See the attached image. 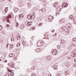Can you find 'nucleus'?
Returning a JSON list of instances; mask_svg holds the SVG:
<instances>
[{
    "label": "nucleus",
    "mask_w": 76,
    "mask_h": 76,
    "mask_svg": "<svg viewBox=\"0 0 76 76\" xmlns=\"http://www.w3.org/2000/svg\"><path fill=\"white\" fill-rule=\"evenodd\" d=\"M37 44L38 46H42V45H44V41L42 40L38 41Z\"/></svg>",
    "instance_id": "1"
},
{
    "label": "nucleus",
    "mask_w": 76,
    "mask_h": 76,
    "mask_svg": "<svg viewBox=\"0 0 76 76\" xmlns=\"http://www.w3.org/2000/svg\"><path fill=\"white\" fill-rule=\"evenodd\" d=\"M42 51V49L38 48L36 49V53H40Z\"/></svg>",
    "instance_id": "2"
},
{
    "label": "nucleus",
    "mask_w": 76,
    "mask_h": 76,
    "mask_svg": "<svg viewBox=\"0 0 76 76\" xmlns=\"http://www.w3.org/2000/svg\"><path fill=\"white\" fill-rule=\"evenodd\" d=\"M57 53V50H54L52 51L53 55H56Z\"/></svg>",
    "instance_id": "3"
},
{
    "label": "nucleus",
    "mask_w": 76,
    "mask_h": 76,
    "mask_svg": "<svg viewBox=\"0 0 76 76\" xmlns=\"http://www.w3.org/2000/svg\"><path fill=\"white\" fill-rule=\"evenodd\" d=\"M44 36L46 37H44V39H49V38L48 37V33H45V34Z\"/></svg>",
    "instance_id": "4"
},
{
    "label": "nucleus",
    "mask_w": 76,
    "mask_h": 76,
    "mask_svg": "<svg viewBox=\"0 0 76 76\" xmlns=\"http://www.w3.org/2000/svg\"><path fill=\"white\" fill-rule=\"evenodd\" d=\"M48 20L50 21H51L53 19V17L52 16H50L48 17Z\"/></svg>",
    "instance_id": "5"
},
{
    "label": "nucleus",
    "mask_w": 76,
    "mask_h": 76,
    "mask_svg": "<svg viewBox=\"0 0 76 76\" xmlns=\"http://www.w3.org/2000/svg\"><path fill=\"white\" fill-rule=\"evenodd\" d=\"M12 18V16L11 15H8L7 17V20L8 21H9V19L11 18Z\"/></svg>",
    "instance_id": "6"
},
{
    "label": "nucleus",
    "mask_w": 76,
    "mask_h": 76,
    "mask_svg": "<svg viewBox=\"0 0 76 76\" xmlns=\"http://www.w3.org/2000/svg\"><path fill=\"white\" fill-rule=\"evenodd\" d=\"M62 9V6H60L58 7L57 8V10L58 11H61Z\"/></svg>",
    "instance_id": "7"
},
{
    "label": "nucleus",
    "mask_w": 76,
    "mask_h": 76,
    "mask_svg": "<svg viewBox=\"0 0 76 76\" xmlns=\"http://www.w3.org/2000/svg\"><path fill=\"white\" fill-rule=\"evenodd\" d=\"M68 5L67 3H64L63 4L62 6L64 7H67V6Z\"/></svg>",
    "instance_id": "8"
},
{
    "label": "nucleus",
    "mask_w": 76,
    "mask_h": 76,
    "mask_svg": "<svg viewBox=\"0 0 76 76\" xmlns=\"http://www.w3.org/2000/svg\"><path fill=\"white\" fill-rule=\"evenodd\" d=\"M26 23H27V26H31V22H26Z\"/></svg>",
    "instance_id": "9"
},
{
    "label": "nucleus",
    "mask_w": 76,
    "mask_h": 76,
    "mask_svg": "<svg viewBox=\"0 0 76 76\" xmlns=\"http://www.w3.org/2000/svg\"><path fill=\"white\" fill-rule=\"evenodd\" d=\"M67 27L68 28V29L70 28H71V27H72V24H71L69 23H68L67 24Z\"/></svg>",
    "instance_id": "10"
},
{
    "label": "nucleus",
    "mask_w": 76,
    "mask_h": 76,
    "mask_svg": "<svg viewBox=\"0 0 76 76\" xmlns=\"http://www.w3.org/2000/svg\"><path fill=\"white\" fill-rule=\"evenodd\" d=\"M65 22L64 19H62L60 21V23H63Z\"/></svg>",
    "instance_id": "11"
},
{
    "label": "nucleus",
    "mask_w": 76,
    "mask_h": 76,
    "mask_svg": "<svg viewBox=\"0 0 76 76\" xmlns=\"http://www.w3.org/2000/svg\"><path fill=\"white\" fill-rule=\"evenodd\" d=\"M53 6L54 7H56L58 6V3L57 2H55V4H53Z\"/></svg>",
    "instance_id": "12"
},
{
    "label": "nucleus",
    "mask_w": 76,
    "mask_h": 76,
    "mask_svg": "<svg viewBox=\"0 0 76 76\" xmlns=\"http://www.w3.org/2000/svg\"><path fill=\"white\" fill-rule=\"evenodd\" d=\"M18 17L20 19L22 18H23V14H20L19 16Z\"/></svg>",
    "instance_id": "13"
},
{
    "label": "nucleus",
    "mask_w": 76,
    "mask_h": 76,
    "mask_svg": "<svg viewBox=\"0 0 76 76\" xmlns=\"http://www.w3.org/2000/svg\"><path fill=\"white\" fill-rule=\"evenodd\" d=\"M17 38V39L19 40V39H20V36L19 34H17V37H16Z\"/></svg>",
    "instance_id": "14"
},
{
    "label": "nucleus",
    "mask_w": 76,
    "mask_h": 76,
    "mask_svg": "<svg viewBox=\"0 0 76 76\" xmlns=\"http://www.w3.org/2000/svg\"><path fill=\"white\" fill-rule=\"evenodd\" d=\"M15 56V54L13 53H11L10 54L9 57H14Z\"/></svg>",
    "instance_id": "15"
},
{
    "label": "nucleus",
    "mask_w": 76,
    "mask_h": 76,
    "mask_svg": "<svg viewBox=\"0 0 76 76\" xmlns=\"http://www.w3.org/2000/svg\"><path fill=\"white\" fill-rule=\"evenodd\" d=\"M23 27H24V25L23 24H21L20 26V29H23Z\"/></svg>",
    "instance_id": "16"
},
{
    "label": "nucleus",
    "mask_w": 76,
    "mask_h": 76,
    "mask_svg": "<svg viewBox=\"0 0 76 76\" xmlns=\"http://www.w3.org/2000/svg\"><path fill=\"white\" fill-rule=\"evenodd\" d=\"M53 68L54 69L56 70L57 69V66L56 65H54L53 66Z\"/></svg>",
    "instance_id": "17"
},
{
    "label": "nucleus",
    "mask_w": 76,
    "mask_h": 76,
    "mask_svg": "<svg viewBox=\"0 0 76 76\" xmlns=\"http://www.w3.org/2000/svg\"><path fill=\"white\" fill-rule=\"evenodd\" d=\"M70 18L73 20V19H74V16H72V15H70L69 16Z\"/></svg>",
    "instance_id": "18"
},
{
    "label": "nucleus",
    "mask_w": 76,
    "mask_h": 76,
    "mask_svg": "<svg viewBox=\"0 0 76 76\" xmlns=\"http://www.w3.org/2000/svg\"><path fill=\"white\" fill-rule=\"evenodd\" d=\"M32 18V15H30L27 16V18H28L29 19H31Z\"/></svg>",
    "instance_id": "19"
},
{
    "label": "nucleus",
    "mask_w": 76,
    "mask_h": 76,
    "mask_svg": "<svg viewBox=\"0 0 76 76\" xmlns=\"http://www.w3.org/2000/svg\"><path fill=\"white\" fill-rule=\"evenodd\" d=\"M7 10H8V7H7L5 8V13H7Z\"/></svg>",
    "instance_id": "20"
},
{
    "label": "nucleus",
    "mask_w": 76,
    "mask_h": 76,
    "mask_svg": "<svg viewBox=\"0 0 76 76\" xmlns=\"http://www.w3.org/2000/svg\"><path fill=\"white\" fill-rule=\"evenodd\" d=\"M14 10L15 12H16L18 11V9L17 8H15Z\"/></svg>",
    "instance_id": "21"
},
{
    "label": "nucleus",
    "mask_w": 76,
    "mask_h": 76,
    "mask_svg": "<svg viewBox=\"0 0 76 76\" xmlns=\"http://www.w3.org/2000/svg\"><path fill=\"white\" fill-rule=\"evenodd\" d=\"M74 23L75 24H76V19H75L73 21Z\"/></svg>",
    "instance_id": "22"
},
{
    "label": "nucleus",
    "mask_w": 76,
    "mask_h": 76,
    "mask_svg": "<svg viewBox=\"0 0 76 76\" xmlns=\"http://www.w3.org/2000/svg\"><path fill=\"white\" fill-rule=\"evenodd\" d=\"M60 12H59V11H58L57 12H56V15H59V14H60Z\"/></svg>",
    "instance_id": "23"
},
{
    "label": "nucleus",
    "mask_w": 76,
    "mask_h": 76,
    "mask_svg": "<svg viewBox=\"0 0 76 76\" xmlns=\"http://www.w3.org/2000/svg\"><path fill=\"white\" fill-rule=\"evenodd\" d=\"M73 41H76V38H74L72 39Z\"/></svg>",
    "instance_id": "24"
},
{
    "label": "nucleus",
    "mask_w": 76,
    "mask_h": 76,
    "mask_svg": "<svg viewBox=\"0 0 76 76\" xmlns=\"http://www.w3.org/2000/svg\"><path fill=\"white\" fill-rule=\"evenodd\" d=\"M31 31H33V30H34V29H35V27H31Z\"/></svg>",
    "instance_id": "25"
},
{
    "label": "nucleus",
    "mask_w": 76,
    "mask_h": 76,
    "mask_svg": "<svg viewBox=\"0 0 76 76\" xmlns=\"http://www.w3.org/2000/svg\"><path fill=\"white\" fill-rule=\"evenodd\" d=\"M11 67H12V68H13L14 67H15V65L12 64V65L10 66Z\"/></svg>",
    "instance_id": "26"
},
{
    "label": "nucleus",
    "mask_w": 76,
    "mask_h": 76,
    "mask_svg": "<svg viewBox=\"0 0 76 76\" xmlns=\"http://www.w3.org/2000/svg\"><path fill=\"white\" fill-rule=\"evenodd\" d=\"M11 41L12 42H13L14 41V38H11Z\"/></svg>",
    "instance_id": "27"
},
{
    "label": "nucleus",
    "mask_w": 76,
    "mask_h": 76,
    "mask_svg": "<svg viewBox=\"0 0 76 76\" xmlns=\"http://www.w3.org/2000/svg\"><path fill=\"white\" fill-rule=\"evenodd\" d=\"M6 26L7 27V28H9V27H10V25H9V24H7V25H6Z\"/></svg>",
    "instance_id": "28"
},
{
    "label": "nucleus",
    "mask_w": 76,
    "mask_h": 76,
    "mask_svg": "<svg viewBox=\"0 0 76 76\" xmlns=\"http://www.w3.org/2000/svg\"><path fill=\"white\" fill-rule=\"evenodd\" d=\"M3 29V27H2V26L0 25V31H1V29Z\"/></svg>",
    "instance_id": "29"
},
{
    "label": "nucleus",
    "mask_w": 76,
    "mask_h": 76,
    "mask_svg": "<svg viewBox=\"0 0 76 76\" xmlns=\"http://www.w3.org/2000/svg\"><path fill=\"white\" fill-rule=\"evenodd\" d=\"M17 47H19V46H20V43H18L17 45Z\"/></svg>",
    "instance_id": "30"
},
{
    "label": "nucleus",
    "mask_w": 76,
    "mask_h": 76,
    "mask_svg": "<svg viewBox=\"0 0 76 76\" xmlns=\"http://www.w3.org/2000/svg\"><path fill=\"white\" fill-rule=\"evenodd\" d=\"M62 29H63L64 31H65V27H63L62 28Z\"/></svg>",
    "instance_id": "31"
},
{
    "label": "nucleus",
    "mask_w": 76,
    "mask_h": 76,
    "mask_svg": "<svg viewBox=\"0 0 76 76\" xmlns=\"http://www.w3.org/2000/svg\"><path fill=\"white\" fill-rule=\"evenodd\" d=\"M5 76H10V74L8 73Z\"/></svg>",
    "instance_id": "32"
},
{
    "label": "nucleus",
    "mask_w": 76,
    "mask_h": 76,
    "mask_svg": "<svg viewBox=\"0 0 76 76\" xmlns=\"http://www.w3.org/2000/svg\"><path fill=\"white\" fill-rule=\"evenodd\" d=\"M10 74H11V76H13V72H11V73H10Z\"/></svg>",
    "instance_id": "33"
},
{
    "label": "nucleus",
    "mask_w": 76,
    "mask_h": 76,
    "mask_svg": "<svg viewBox=\"0 0 76 76\" xmlns=\"http://www.w3.org/2000/svg\"><path fill=\"white\" fill-rule=\"evenodd\" d=\"M7 61L6 59H5L4 62V63H6Z\"/></svg>",
    "instance_id": "34"
},
{
    "label": "nucleus",
    "mask_w": 76,
    "mask_h": 76,
    "mask_svg": "<svg viewBox=\"0 0 76 76\" xmlns=\"http://www.w3.org/2000/svg\"><path fill=\"white\" fill-rule=\"evenodd\" d=\"M8 71L9 72H12V70L10 69H8Z\"/></svg>",
    "instance_id": "35"
},
{
    "label": "nucleus",
    "mask_w": 76,
    "mask_h": 76,
    "mask_svg": "<svg viewBox=\"0 0 76 76\" xmlns=\"http://www.w3.org/2000/svg\"><path fill=\"white\" fill-rule=\"evenodd\" d=\"M13 59H14V60H17V57H15Z\"/></svg>",
    "instance_id": "36"
},
{
    "label": "nucleus",
    "mask_w": 76,
    "mask_h": 76,
    "mask_svg": "<svg viewBox=\"0 0 76 76\" xmlns=\"http://www.w3.org/2000/svg\"><path fill=\"white\" fill-rule=\"evenodd\" d=\"M42 25V23H40L39 24V26H41Z\"/></svg>",
    "instance_id": "37"
},
{
    "label": "nucleus",
    "mask_w": 76,
    "mask_h": 76,
    "mask_svg": "<svg viewBox=\"0 0 76 76\" xmlns=\"http://www.w3.org/2000/svg\"><path fill=\"white\" fill-rule=\"evenodd\" d=\"M57 76H60V75L59 74H58L56 75Z\"/></svg>",
    "instance_id": "38"
},
{
    "label": "nucleus",
    "mask_w": 76,
    "mask_h": 76,
    "mask_svg": "<svg viewBox=\"0 0 76 76\" xmlns=\"http://www.w3.org/2000/svg\"><path fill=\"white\" fill-rule=\"evenodd\" d=\"M17 25V27H18V23H17V25Z\"/></svg>",
    "instance_id": "39"
},
{
    "label": "nucleus",
    "mask_w": 76,
    "mask_h": 76,
    "mask_svg": "<svg viewBox=\"0 0 76 76\" xmlns=\"http://www.w3.org/2000/svg\"><path fill=\"white\" fill-rule=\"evenodd\" d=\"M48 76H51V74H49L48 75Z\"/></svg>",
    "instance_id": "40"
},
{
    "label": "nucleus",
    "mask_w": 76,
    "mask_h": 76,
    "mask_svg": "<svg viewBox=\"0 0 76 76\" xmlns=\"http://www.w3.org/2000/svg\"><path fill=\"white\" fill-rule=\"evenodd\" d=\"M34 38V36H32L31 38L32 39H33V38Z\"/></svg>",
    "instance_id": "41"
},
{
    "label": "nucleus",
    "mask_w": 76,
    "mask_h": 76,
    "mask_svg": "<svg viewBox=\"0 0 76 76\" xmlns=\"http://www.w3.org/2000/svg\"><path fill=\"white\" fill-rule=\"evenodd\" d=\"M66 34H68V33H69V31H66Z\"/></svg>",
    "instance_id": "42"
},
{
    "label": "nucleus",
    "mask_w": 76,
    "mask_h": 76,
    "mask_svg": "<svg viewBox=\"0 0 76 76\" xmlns=\"http://www.w3.org/2000/svg\"><path fill=\"white\" fill-rule=\"evenodd\" d=\"M74 61L75 62H76V58L74 59Z\"/></svg>",
    "instance_id": "43"
},
{
    "label": "nucleus",
    "mask_w": 76,
    "mask_h": 76,
    "mask_svg": "<svg viewBox=\"0 0 76 76\" xmlns=\"http://www.w3.org/2000/svg\"><path fill=\"white\" fill-rule=\"evenodd\" d=\"M23 44H26V43L25 42H23Z\"/></svg>",
    "instance_id": "44"
},
{
    "label": "nucleus",
    "mask_w": 76,
    "mask_h": 76,
    "mask_svg": "<svg viewBox=\"0 0 76 76\" xmlns=\"http://www.w3.org/2000/svg\"><path fill=\"white\" fill-rule=\"evenodd\" d=\"M8 66H10V64L9 63H8Z\"/></svg>",
    "instance_id": "45"
},
{
    "label": "nucleus",
    "mask_w": 76,
    "mask_h": 76,
    "mask_svg": "<svg viewBox=\"0 0 76 76\" xmlns=\"http://www.w3.org/2000/svg\"><path fill=\"white\" fill-rule=\"evenodd\" d=\"M54 30H53V31H52V32H54Z\"/></svg>",
    "instance_id": "46"
},
{
    "label": "nucleus",
    "mask_w": 76,
    "mask_h": 76,
    "mask_svg": "<svg viewBox=\"0 0 76 76\" xmlns=\"http://www.w3.org/2000/svg\"><path fill=\"white\" fill-rule=\"evenodd\" d=\"M65 72L66 73H67V72Z\"/></svg>",
    "instance_id": "47"
},
{
    "label": "nucleus",
    "mask_w": 76,
    "mask_h": 76,
    "mask_svg": "<svg viewBox=\"0 0 76 76\" xmlns=\"http://www.w3.org/2000/svg\"><path fill=\"white\" fill-rule=\"evenodd\" d=\"M11 47H13V46H11Z\"/></svg>",
    "instance_id": "48"
},
{
    "label": "nucleus",
    "mask_w": 76,
    "mask_h": 76,
    "mask_svg": "<svg viewBox=\"0 0 76 76\" xmlns=\"http://www.w3.org/2000/svg\"><path fill=\"white\" fill-rule=\"evenodd\" d=\"M0 1H1V0H0Z\"/></svg>",
    "instance_id": "49"
}]
</instances>
